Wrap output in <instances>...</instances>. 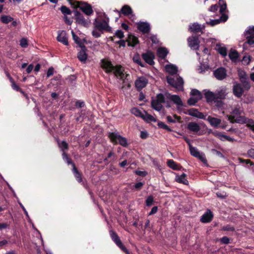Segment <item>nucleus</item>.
<instances>
[{
    "label": "nucleus",
    "mask_w": 254,
    "mask_h": 254,
    "mask_svg": "<svg viewBox=\"0 0 254 254\" xmlns=\"http://www.w3.org/2000/svg\"><path fill=\"white\" fill-rule=\"evenodd\" d=\"M74 6L79 8L86 15L89 16L93 14V10L91 5L86 2L76 1Z\"/></svg>",
    "instance_id": "423d86ee"
},
{
    "label": "nucleus",
    "mask_w": 254,
    "mask_h": 254,
    "mask_svg": "<svg viewBox=\"0 0 254 254\" xmlns=\"http://www.w3.org/2000/svg\"><path fill=\"white\" fill-rule=\"evenodd\" d=\"M20 45L23 48H26L28 46L27 41L26 39L23 38L20 41Z\"/></svg>",
    "instance_id": "864d4df0"
},
{
    "label": "nucleus",
    "mask_w": 254,
    "mask_h": 254,
    "mask_svg": "<svg viewBox=\"0 0 254 254\" xmlns=\"http://www.w3.org/2000/svg\"><path fill=\"white\" fill-rule=\"evenodd\" d=\"M245 36L247 39V42L244 44L252 45L254 44V26L250 27L249 29L246 31Z\"/></svg>",
    "instance_id": "6e6552de"
},
{
    "label": "nucleus",
    "mask_w": 254,
    "mask_h": 254,
    "mask_svg": "<svg viewBox=\"0 0 254 254\" xmlns=\"http://www.w3.org/2000/svg\"><path fill=\"white\" fill-rule=\"evenodd\" d=\"M190 95L192 96L196 97L197 98L201 99L202 97L201 93L198 90H197L196 89H192L191 91Z\"/></svg>",
    "instance_id": "37998d69"
},
{
    "label": "nucleus",
    "mask_w": 254,
    "mask_h": 254,
    "mask_svg": "<svg viewBox=\"0 0 254 254\" xmlns=\"http://www.w3.org/2000/svg\"><path fill=\"white\" fill-rule=\"evenodd\" d=\"M216 99H223L227 95L226 89L221 88L216 90L215 92Z\"/></svg>",
    "instance_id": "5701e85b"
},
{
    "label": "nucleus",
    "mask_w": 254,
    "mask_h": 254,
    "mask_svg": "<svg viewBox=\"0 0 254 254\" xmlns=\"http://www.w3.org/2000/svg\"><path fill=\"white\" fill-rule=\"evenodd\" d=\"M227 19V16L226 15H222L220 19L212 20L209 22H207V24H210L211 26H214L215 25L218 24L222 21H226Z\"/></svg>",
    "instance_id": "473e14b6"
},
{
    "label": "nucleus",
    "mask_w": 254,
    "mask_h": 254,
    "mask_svg": "<svg viewBox=\"0 0 254 254\" xmlns=\"http://www.w3.org/2000/svg\"><path fill=\"white\" fill-rule=\"evenodd\" d=\"M189 46L193 50H197L199 47L198 38L194 36H191L188 39Z\"/></svg>",
    "instance_id": "f3484780"
},
{
    "label": "nucleus",
    "mask_w": 254,
    "mask_h": 254,
    "mask_svg": "<svg viewBox=\"0 0 254 254\" xmlns=\"http://www.w3.org/2000/svg\"><path fill=\"white\" fill-rule=\"evenodd\" d=\"M158 126L159 127L164 128L169 131H171V129L166 125H165L164 123L160 122L158 123Z\"/></svg>",
    "instance_id": "8fccbe9b"
},
{
    "label": "nucleus",
    "mask_w": 254,
    "mask_h": 254,
    "mask_svg": "<svg viewBox=\"0 0 254 254\" xmlns=\"http://www.w3.org/2000/svg\"><path fill=\"white\" fill-rule=\"evenodd\" d=\"M238 75L241 82L243 84L244 88L246 90H249L251 85L246 72L244 71L239 70L238 71Z\"/></svg>",
    "instance_id": "0eeeda50"
},
{
    "label": "nucleus",
    "mask_w": 254,
    "mask_h": 254,
    "mask_svg": "<svg viewBox=\"0 0 254 254\" xmlns=\"http://www.w3.org/2000/svg\"><path fill=\"white\" fill-rule=\"evenodd\" d=\"M76 22L80 25H81L84 27H87L90 23V20L89 19H85L84 16L80 14H77L75 17Z\"/></svg>",
    "instance_id": "2eb2a0df"
},
{
    "label": "nucleus",
    "mask_w": 254,
    "mask_h": 254,
    "mask_svg": "<svg viewBox=\"0 0 254 254\" xmlns=\"http://www.w3.org/2000/svg\"><path fill=\"white\" fill-rule=\"evenodd\" d=\"M168 53V51L165 48H159L157 50V54L158 56L161 59H164Z\"/></svg>",
    "instance_id": "72a5a7b5"
},
{
    "label": "nucleus",
    "mask_w": 254,
    "mask_h": 254,
    "mask_svg": "<svg viewBox=\"0 0 254 254\" xmlns=\"http://www.w3.org/2000/svg\"><path fill=\"white\" fill-rule=\"evenodd\" d=\"M142 119L147 123L156 122V119L153 116L148 114L145 111H143V115Z\"/></svg>",
    "instance_id": "c756f323"
},
{
    "label": "nucleus",
    "mask_w": 254,
    "mask_h": 254,
    "mask_svg": "<svg viewBox=\"0 0 254 254\" xmlns=\"http://www.w3.org/2000/svg\"><path fill=\"white\" fill-rule=\"evenodd\" d=\"M59 147L61 149V150L64 152V150L65 149H67V148H68V144L67 143L64 141H62L61 142H59Z\"/></svg>",
    "instance_id": "49530a36"
},
{
    "label": "nucleus",
    "mask_w": 254,
    "mask_h": 254,
    "mask_svg": "<svg viewBox=\"0 0 254 254\" xmlns=\"http://www.w3.org/2000/svg\"><path fill=\"white\" fill-rule=\"evenodd\" d=\"M115 35L120 39H122L124 37V33L121 30H117L116 32Z\"/></svg>",
    "instance_id": "4d7b16f0"
},
{
    "label": "nucleus",
    "mask_w": 254,
    "mask_h": 254,
    "mask_svg": "<svg viewBox=\"0 0 254 254\" xmlns=\"http://www.w3.org/2000/svg\"><path fill=\"white\" fill-rule=\"evenodd\" d=\"M165 97L171 101H172L175 104H176L178 106H182L183 103L182 101L180 98V97L178 95H172L169 93H166L165 94Z\"/></svg>",
    "instance_id": "dca6fc26"
},
{
    "label": "nucleus",
    "mask_w": 254,
    "mask_h": 254,
    "mask_svg": "<svg viewBox=\"0 0 254 254\" xmlns=\"http://www.w3.org/2000/svg\"><path fill=\"white\" fill-rule=\"evenodd\" d=\"M0 20L3 23L7 24L13 20V18L8 15H2Z\"/></svg>",
    "instance_id": "a19ab883"
},
{
    "label": "nucleus",
    "mask_w": 254,
    "mask_h": 254,
    "mask_svg": "<svg viewBox=\"0 0 254 254\" xmlns=\"http://www.w3.org/2000/svg\"><path fill=\"white\" fill-rule=\"evenodd\" d=\"M168 166L173 170H179V166L173 160H168L167 161Z\"/></svg>",
    "instance_id": "ea45409f"
},
{
    "label": "nucleus",
    "mask_w": 254,
    "mask_h": 254,
    "mask_svg": "<svg viewBox=\"0 0 254 254\" xmlns=\"http://www.w3.org/2000/svg\"><path fill=\"white\" fill-rule=\"evenodd\" d=\"M131 113L136 117L142 118L143 115V111L142 112L137 108H133L131 110Z\"/></svg>",
    "instance_id": "e433bc0d"
},
{
    "label": "nucleus",
    "mask_w": 254,
    "mask_h": 254,
    "mask_svg": "<svg viewBox=\"0 0 254 254\" xmlns=\"http://www.w3.org/2000/svg\"><path fill=\"white\" fill-rule=\"evenodd\" d=\"M154 54L151 52H147L142 55L144 60L150 65H152L154 64Z\"/></svg>",
    "instance_id": "aec40b11"
},
{
    "label": "nucleus",
    "mask_w": 254,
    "mask_h": 254,
    "mask_svg": "<svg viewBox=\"0 0 254 254\" xmlns=\"http://www.w3.org/2000/svg\"><path fill=\"white\" fill-rule=\"evenodd\" d=\"M110 234L113 241L117 244V245L124 252L128 253V251L125 247L123 245L121 241L117 234L113 231H110Z\"/></svg>",
    "instance_id": "1a4fd4ad"
},
{
    "label": "nucleus",
    "mask_w": 254,
    "mask_h": 254,
    "mask_svg": "<svg viewBox=\"0 0 254 254\" xmlns=\"http://www.w3.org/2000/svg\"><path fill=\"white\" fill-rule=\"evenodd\" d=\"M207 121L210 123L211 126L217 127L221 123V120L218 118L208 116Z\"/></svg>",
    "instance_id": "412c9836"
},
{
    "label": "nucleus",
    "mask_w": 254,
    "mask_h": 254,
    "mask_svg": "<svg viewBox=\"0 0 254 254\" xmlns=\"http://www.w3.org/2000/svg\"><path fill=\"white\" fill-rule=\"evenodd\" d=\"M218 52L223 56L225 57L227 55V50L225 47H220L217 48Z\"/></svg>",
    "instance_id": "09e8293b"
},
{
    "label": "nucleus",
    "mask_w": 254,
    "mask_h": 254,
    "mask_svg": "<svg viewBox=\"0 0 254 254\" xmlns=\"http://www.w3.org/2000/svg\"><path fill=\"white\" fill-rule=\"evenodd\" d=\"M61 10L62 12L64 14H71L70 10L65 6H62L61 7Z\"/></svg>",
    "instance_id": "603ef678"
},
{
    "label": "nucleus",
    "mask_w": 254,
    "mask_h": 254,
    "mask_svg": "<svg viewBox=\"0 0 254 254\" xmlns=\"http://www.w3.org/2000/svg\"><path fill=\"white\" fill-rule=\"evenodd\" d=\"M80 48H81V50L79 52L77 55V57L80 62L84 63L86 61L87 58V55L85 52L86 48L84 46Z\"/></svg>",
    "instance_id": "4be33fe9"
},
{
    "label": "nucleus",
    "mask_w": 254,
    "mask_h": 254,
    "mask_svg": "<svg viewBox=\"0 0 254 254\" xmlns=\"http://www.w3.org/2000/svg\"><path fill=\"white\" fill-rule=\"evenodd\" d=\"M189 148L190 154L192 156L198 158L199 159H200L202 162L204 163L206 162V160L205 159V155L204 154L200 153V152L197 150V149L196 148L192 146L190 143Z\"/></svg>",
    "instance_id": "9b49d317"
},
{
    "label": "nucleus",
    "mask_w": 254,
    "mask_h": 254,
    "mask_svg": "<svg viewBox=\"0 0 254 254\" xmlns=\"http://www.w3.org/2000/svg\"><path fill=\"white\" fill-rule=\"evenodd\" d=\"M175 180L177 182L179 183H182L184 185L189 184V182L186 179V175L184 173L182 174L180 176H176Z\"/></svg>",
    "instance_id": "2f4dec72"
},
{
    "label": "nucleus",
    "mask_w": 254,
    "mask_h": 254,
    "mask_svg": "<svg viewBox=\"0 0 254 254\" xmlns=\"http://www.w3.org/2000/svg\"><path fill=\"white\" fill-rule=\"evenodd\" d=\"M213 134L222 141L226 140V135L221 134L218 132H214Z\"/></svg>",
    "instance_id": "de8ad7c7"
},
{
    "label": "nucleus",
    "mask_w": 254,
    "mask_h": 254,
    "mask_svg": "<svg viewBox=\"0 0 254 254\" xmlns=\"http://www.w3.org/2000/svg\"><path fill=\"white\" fill-rule=\"evenodd\" d=\"M127 77L128 76H125L124 79H121V80L122 81L123 84L121 88L123 90L129 89L131 87L130 82L129 81Z\"/></svg>",
    "instance_id": "f704fd0d"
},
{
    "label": "nucleus",
    "mask_w": 254,
    "mask_h": 254,
    "mask_svg": "<svg viewBox=\"0 0 254 254\" xmlns=\"http://www.w3.org/2000/svg\"><path fill=\"white\" fill-rule=\"evenodd\" d=\"M72 166L73 167V171L75 177L76 178L77 181L79 182H81L82 179H81L80 175L78 173L77 169L75 168L74 165L72 164Z\"/></svg>",
    "instance_id": "a18cd8bd"
},
{
    "label": "nucleus",
    "mask_w": 254,
    "mask_h": 254,
    "mask_svg": "<svg viewBox=\"0 0 254 254\" xmlns=\"http://www.w3.org/2000/svg\"><path fill=\"white\" fill-rule=\"evenodd\" d=\"M233 91L234 95L237 97H241L243 93L244 89L242 86L239 83H236L234 84L233 88Z\"/></svg>",
    "instance_id": "6ab92c4d"
},
{
    "label": "nucleus",
    "mask_w": 254,
    "mask_h": 254,
    "mask_svg": "<svg viewBox=\"0 0 254 254\" xmlns=\"http://www.w3.org/2000/svg\"><path fill=\"white\" fill-rule=\"evenodd\" d=\"M101 66L107 72L112 71L115 75L121 80L124 79L125 76H128L129 75L126 73L124 68L121 65L113 66L111 63L106 60H102L101 61Z\"/></svg>",
    "instance_id": "f03ea898"
},
{
    "label": "nucleus",
    "mask_w": 254,
    "mask_h": 254,
    "mask_svg": "<svg viewBox=\"0 0 254 254\" xmlns=\"http://www.w3.org/2000/svg\"><path fill=\"white\" fill-rule=\"evenodd\" d=\"M147 83L148 80L145 77L141 76L135 80V86L138 90H140L145 87Z\"/></svg>",
    "instance_id": "f8f14e48"
},
{
    "label": "nucleus",
    "mask_w": 254,
    "mask_h": 254,
    "mask_svg": "<svg viewBox=\"0 0 254 254\" xmlns=\"http://www.w3.org/2000/svg\"><path fill=\"white\" fill-rule=\"evenodd\" d=\"M242 110L240 109L235 108L231 112V115H228V119L231 123L246 124L254 132V121L248 119L242 116Z\"/></svg>",
    "instance_id": "f257e3e1"
},
{
    "label": "nucleus",
    "mask_w": 254,
    "mask_h": 254,
    "mask_svg": "<svg viewBox=\"0 0 254 254\" xmlns=\"http://www.w3.org/2000/svg\"><path fill=\"white\" fill-rule=\"evenodd\" d=\"M226 9V4L225 3L223 5H221L220 9V12L221 13H222V15H224L223 14V12Z\"/></svg>",
    "instance_id": "0e129e2a"
},
{
    "label": "nucleus",
    "mask_w": 254,
    "mask_h": 254,
    "mask_svg": "<svg viewBox=\"0 0 254 254\" xmlns=\"http://www.w3.org/2000/svg\"><path fill=\"white\" fill-rule=\"evenodd\" d=\"M135 173L139 175V176H145L147 174V173L145 171H135Z\"/></svg>",
    "instance_id": "69168bd1"
},
{
    "label": "nucleus",
    "mask_w": 254,
    "mask_h": 254,
    "mask_svg": "<svg viewBox=\"0 0 254 254\" xmlns=\"http://www.w3.org/2000/svg\"><path fill=\"white\" fill-rule=\"evenodd\" d=\"M71 34L72 36V38L75 43H76L80 47H82L83 46V44L81 42L80 39L77 36L75 35L73 31H71Z\"/></svg>",
    "instance_id": "79ce46f5"
},
{
    "label": "nucleus",
    "mask_w": 254,
    "mask_h": 254,
    "mask_svg": "<svg viewBox=\"0 0 254 254\" xmlns=\"http://www.w3.org/2000/svg\"><path fill=\"white\" fill-rule=\"evenodd\" d=\"M108 136L111 141L115 144L119 143L124 147H127L128 145L127 139L118 133L110 132Z\"/></svg>",
    "instance_id": "7ed1b4c3"
},
{
    "label": "nucleus",
    "mask_w": 254,
    "mask_h": 254,
    "mask_svg": "<svg viewBox=\"0 0 254 254\" xmlns=\"http://www.w3.org/2000/svg\"><path fill=\"white\" fill-rule=\"evenodd\" d=\"M57 39L59 42L62 43L65 45H68V37L65 31H59Z\"/></svg>",
    "instance_id": "4468645a"
},
{
    "label": "nucleus",
    "mask_w": 254,
    "mask_h": 254,
    "mask_svg": "<svg viewBox=\"0 0 254 254\" xmlns=\"http://www.w3.org/2000/svg\"><path fill=\"white\" fill-rule=\"evenodd\" d=\"M153 202V198L152 196H150L148 197L146 200V203L147 206L152 205Z\"/></svg>",
    "instance_id": "6e6d98bb"
},
{
    "label": "nucleus",
    "mask_w": 254,
    "mask_h": 254,
    "mask_svg": "<svg viewBox=\"0 0 254 254\" xmlns=\"http://www.w3.org/2000/svg\"><path fill=\"white\" fill-rule=\"evenodd\" d=\"M127 41L129 46H134L138 42L137 38L133 35H129Z\"/></svg>",
    "instance_id": "c9c22d12"
},
{
    "label": "nucleus",
    "mask_w": 254,
    "mask_h": 254,
    "mask_svg": "<svg viewBox=\"0 0 254 254\" xmlns=\"http://www.w3.org/2000/svg\"><path fill=\"white\" fill-rule=\"evenodd\" d=\"M117 12L118 13L121 12L124 15L128 16L130 14H131L132 10L129 5H125L122 7L120 11H117Z\"/></svg>",
    "instance_id": "cd10ccee"
},
{
    "label": "nucleus",
    "mask_w": 254,
    "mask_h": 254,
    "mask_svg": "<svg viewBox=\"0 0 254 254\" xmlns=\"http://www.w3.org/2000/svg\"><path fill=\"white\" fill-rule=\"evenodd\" d=\"M189 114L191 116L194 117L199 119H205V116H204L202 113L198 112L197 110L195 109L190 110L189 112Z\"/></svg>",
    "instance_id": "bb28decb"
},
{
    "label": "nucleus",
    "mask_w": 254,
    "mask_h": 254,
    "mask_svg": "<svg viewBox=\"0 0 254 254\" xmlns=\"http://www.w3.org/2000/svg\"><path fill=\"white\" fill-rule=\"evenodd\" d=\"M188 128L193 132H197L200 130V126L195 122H190L188 125Z\"/></svg>",
    "instance_id": "a878e982"
},
{
    "label": "nucleus",
    "mask_w": 254,
    "mask_h": 254,
    "mask_svg": "<svg viewBox=\"0 0 254 254\" xmlns=\"http://www.w3.org/2000/svg\"><path fill=\"white\" fill-rule=\"evenodd\" d=\"M107 21L103 20L101 22H98L96 20L95 21V26L96 28L100 31L106 30L110 31L111 28L108 25L109 18H107Z\"/></svg>",
    "instance_id": "9d476101"
},
{
    "label": "nucleus",
    "mask_w": 254,
    "mask_h": 254,
    "mask_svg": "<svg viewBox=\"0 0 254 254\" xmlns=\"http://www.w3.org/2000/svg\"><path fill=\"white\" fill-rule=\"evenodd\" d=\"M166 119L167 121L169 123H175L176 121L179 122L181 120V117L174 115L173 116H168Z\"/></svg>",
    "instance_id": "4c0bfd02"
},
{
    "label": "nucleus",
    "mask_w": 254,
    "mask_h": 254,
    "mask_svg": "<svg viewBox=\"0 0 254 254\" xmlns=\"http://www.w3.org/2000/svg\"><path fill=\"white\" fill-rule=\"evenodd\" d=\"M166 71L170 74H175L178 71L177 67L173 64H167L165 66Z\"/></svg>",
    "instance_id": "7c9ffc66"
},
{
    "label": "nucleus",
    "mask_w": 254,
    "mask_h": 254,
    "mask_svg": "<svg viewBox=\"0 0 254 254\" xmlns=\"http://www.w3.org/2000/svg\"><path fill=\"white\" fill-rule=\"evenodd\" d=\"M167 80L168 83L178 90H182L183 88L184 82L183 79L178 76H175L173 77L167 76Z\"/></svg>",
    "instance_id": "20e7f679"
},
{
    "label": "nucleus",
    "mask_w": 254,
    "mask_h": 254,
    "mask_svg": "<svg viewBox=\"0 0 254 254\" xmlns=\"http://www.w3.org/2000/svg\"><path fill=\"white\" fill-rule=\"evenodd\" d=\"M250 61L249 56H245L242 60V63L244 64L247 65L250 63Z\"/></svg>",
    "instance_id": "5fc2aeb1"
},
{
    "label": "nucleus",
    "mask_w": 254,
    "mask_h": 254,
    "mask_svg": "<svg viewBox=\"0 0 254 254\" xmlns=\"http://www.w3.org/2000/svg\"><path fill=\"white\" fill-rule=\"evenodd\" d=\"M138 29L143 33H147L150 30V24L145 22H139L137 24Z\"/></svg>",
    "instance_id": "ddd939ff"
},
{
    "label": "nucleus",
    "mask_w": 254,
    "mask_h": 254,
    "mask_svg": "<svg viewBox=\"0 0 254 254\" xmlns=\"http://www.w3.org/2000/svg\"><path fill=\"white\" fill-rule=\"evenodd\" d=\"M218 6L216 4L212 5L209 9V11L215 12L217 10Z\"/></svg>",
    "instance_id": "e2e57ef3"
},
{
    "label": "nucleus",
    "mask_w": 254,
    "mask_h": 254,
    "mask_svg": "<svg viewBox=\"0 0 254 254\" xmlns=\"http://www.w3.org/2000/svg\"><path fill=\"white\" fill-rule=\"evenodd\" d=\"M63 159L65 160L68 164L71 163V160L68 158L67 155L64 153V152H63Z\"/></svg>",
    "instance_id": "052dcab7"
},
{
    "label": "nucleus",
    "mask_w": 254,
    "mask_h": 254,
    "mask_svg": "<svg viewBox=\"0 0 254 254\" xmlns=\"http://www.w3.org/2000/svg\"><path fill=\"white\" fill-rule=\"evenodd\" d=\"M200 99L196 97L192 96L188 100V103L190 105H193Z\"/></svg>",
    "instance_id": "c03bdc74"
},
{
    "label": "nucleus",
    "mask_w": 254,
    "mask_h": 254,
    "mask_svg": "<svg viewBox=\"0 0 254 254\" xmlns=\"http://www.w3.org/2000/svg\"><path fill=\"white\" fill-rule=\"evenodd\" d=\"M54 74V68L52 67H50L47 73V77H49Z\"/></svg>",
    "instance_id": "bf43d9fd"
},
{
    "label": "nucleus",
    "mask_w": 254,
    "mask_h": 254,
    "mask_svg": "<svg viewBox=\"0 0 254 254\" xmlns=\"http://www.w3.org/2000/svg\"><path fill=\"white\" fill-rule=\"evenodd\" d=\"M165 102V97L162 94H158L151 101L152 108L157 111H160L163 107L162 103Z\"/></svg>",
    "instance_id": "39448f33"
},
{
    "label": "nucleus",
    "mask_w": 254,
    "mask_h": 254,
    "mask_svg": "<svg viewBox=\"0 0 254 254\" xmlns=\"http://www.w3.org/2000/svg\"><path fill=\"white\" fill-rule=\"evenodd\" d=\"M229 57L233 62H236L238 57V54L236 51L231 50L229 54Z\"/></svg>",
    "instance_id": "58836bf2"
},
{
    "label": "nucleus",
    "mask_w": 254,
    "mask_h": 254,
    "mask_svg": "<svg viewBox=\"0 0 254 254\" xmlns=\"http://www.w3.org/2000/svg\"><path fill=\"white\" fill-rule=\"evenodd\" d=\"M203 27L197 23H194L189 26V30L192 32H198L201 31Z\"/></svg>",
    "instance_id": "c85d7f7f"
},
{
    "label": "nucleus",
    "mask_w": 254,
    "mask_h": 254,
    "mask_svg": "<svg viewBox=\"0 0 254 254\" xmlns=\"http://www.w3.org/2000/svg\"><path fill=\"white\" fill-rule=\"evenodd\" d=\"M217 197H220L221 198H224L227 197V195L226 192H218L216 193Z\"/></svg>",
    "instance_id": "13d9d810"
},
{
    "label": "nucleus",
    "mask_w": 254,
    "mask_h": 254,
    "mask_svg": "<svg viewBox=\"0 0 254 254\" xmlns=\"http://www.w3.org/2000/svg\"><path fill=\"white\" fill-rule=\"evenodd\" d=\"M133 61L134 63H137L139 65L141 66H143V65L142 64L140 57L138 55H135L133 57Z\"/></svg>",
    "instance_id": "3c124183"
},
{
    "label": "nucleus",
    "mask_w": 254,
    "mask_h": 254,
    "mask_svg": "<svg viewBox=\"0 0 254 254\" xmlns=\"http://www.w3.org/2000/svg\"><path fill=\"white\" fill-rule=\"evenodd\" d=\"M8 227V225L7 223H0V230L6 229Z\"/></svg>",
    "instance_id": "338daca9"
},
{
    "label": "nucleus",
    "mask_w": 254,
    "mask_h": 254,
    "mask_svg": "<svg viewBox=\"0 0 254 254\" xmlns=\"http://www.w3.org/2000/svg\"><path fill=\"white\" fill-rule=\"evenodd\" d=\"M204 95L207 102H216V98L215 93L209 91H205Z\"/></svg>",
    "instance_id": "b1692460"
},
{
    "label": "nucleus",
    "mask_w": 254,
    "mask_h": 254,
    "mask_svg": "<svg viewBox=\"0 0 254 254\" xmlns=\"http://www.w3.org/2000/svg\"><path fill=\"white\" fill-rule=\"evenodd\" d=\"M215 77L218 80H222L226 76V72L224 68H219L214 72Z\"/></svg>",
    "instance_id": "a211bd4d"
},
{
    "label": "nucleus",
    "mask_w": 254,
    "mask_h": 254,
    "mask_svg": "<svg viewBox=\"0 0 254 254\" xmlns=\"http://www.w3.org/2000/svg\"><path fill=\"white\" fill-rule=\"evenodd\" d=\"M220 241L221 243H222L223 244H227L229 243V239L227 237H223L221 239Z\"/></svg>",
    "instance_id": "680f3d73"
},
{
    "label": "nucleus",
    "mask_w": 254,
    "mask_h": 254,
    "mask_svg": "<svg viewBox=\"0 0 254 254\" xmlns=\"http://www.w3.org/2000/svg\"><path fill=\"white\" fill-rule=\"evenodd\" d=\"M213 215L210 210H207L201 217V221L203 223H208L211 221Z\"/></svg>",
    "instance_id": "393cba45"
},
{
    "label": "nucleus",
    "mask_w": 254,
    "mask_h": 254,
    "mask_svg": "<svg viewBox=\"0 0 254 254\" xmlns=\"http://www.w3.org/2000/svg\"><path fill=\"white\" fill-rule=\"evenodd\" d=\"M157 210H158V208H157V207L156 206H154L152 209H151V211L149 212V215H152L153 214H155V213L157 212Z\"/></svg>",
    "instance_id": "774afa93"
}]
</instances>
